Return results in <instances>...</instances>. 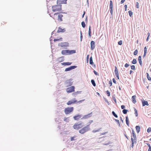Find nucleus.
Returning <instances> with one entry per match:
<instances>
[{
  "label": "nucleus",
  "instance_id": "nucleus-1",
  "mask_svg": "<svg viewBox=\"0 0 151 151\" xmlns=\"http://www.w3.org/2000/svg\"><path fill=\"white\" fill-rule=\"evenodd\" d=\"M48 13L50 16L55 20H58V21H62V17L63 15L60 13H55L53 14L52 12L48 11Z\"/></svg>",
  "mask_w": 151,
  "mask_h": 151
},
{
  "label": "nucleus",
  "instance_id": "nucleus-2",
  "mask_svg": "<svg viewBox=\"0 0 151 151\" xmlns=\"http://www.w3.org/2000/svg\"><path fill=\"white\" fill-rule=\"evenodd\" d=\"M90 130V128L89 127V125L83 127L79 131V133L81 134H83Z\"/></svg>",
  "mask_w": 151,
  "mask_h": 151
},
{
  "label": "nucleus",
  "instance_id": "nucleus-3",
  "mask_svg": "<svg viewBox=\"0 0 151 151\" xmlns=\"http://www.w3.org/2000/svg\"><path fill=\"white\" fill-rule=\"evenodd\" d=\"M52 8L53 12H60L61 10V5L59 4L53 6Z\"/></svg>",
  "mask_w": 151,
  "mask_h": 151
},
{
  "label": "nucleus",
  "instance_id": "nucleus-4",
  "mask_svg": "<svg viewBox=\"0 0 151 151\" xmlns=\"http://www.w3.org/2000/svg\"><path fill=\"white\" fill-rule=\"evenodd\" d=\"M83 127L82 123H79L77 122L75 123L73 125V128L76 130H78L81 129Z\"/></svg>",
  "mask_w": 151,
  "mask_h": 151
},
{
  "label": "nucleus",
  "instance_id": "nucleus-5",
  "mask_svg": "<svg viewBox=\"0 0 151 151\" xmlns=\"http://www.w3.org/2000/svg\"><path fill=\"white\" fill-rule=\"evenodd\" d=\"M73 107H67L64 109V112L66 114H68L72 112L73 110Z\"/></svg>",
  "mask_w": 151,
  "mask_h": 151
},
{
  "label": "nucleus",
  "instance_id": "nucleus-6",
  "mask_svg": "<svg viewBox=\"0 0 151 151\" xmlns=\"http://www.w3.org/2000/svg\"><path fill=\"white\" fill-rule=\"evenodd\" d=\"M66 91L68 93H70L74 91L75 87L74 86H71L66 89Z\"/></svg>",
  "mask_w": 151,
  "mask_h": 151
},
{
  "label": "nucleus",
  "instance_id": "nucleus-7",
  "mask_svg": "<svg viewBox=\"0 0 151 151\" xmlns=\"http://www.w3.org/2000/svg\"><path fill=\"white\" fill-rule=\"evenodd\" d=\"M77 103V101L76 100V99H74L73 100H70L68 101L67 103V104L68 105H70Z\"/></svg>",
  "mask_w": 151,
  "mask_h": 151
},
{
  "label": "nucleus",
  "instance_id": "nucleus-8",
  "mask_svg": "<svg viewBox=\"0 0 151 151\" xmlns=\"http://www.w3.org/2000/svg\"><path fill=\"white\" fill-rule=\"evenodd\" d=\"M82 116L80 114H77L73 117V119L75 120H78L80 119H82L81 118Z\"/></svg>",
  "mask_w": 151,
  "mask_h": 151
},
{
  "label": "nucleus",
  "instance_id": "nucleus-9",
  "mask_svg": "<svg viewBox=\"0 0 151 151\" xmlns=\"http://www.w3.org/2000/svg\"><path fill=\"white\" fill-rule=\"evenodd\" d=\"M76 67V66H71L70 67L65 68V71H69L73 69H75Z\"/></svg>",
  "mask_w": 151,
  "mask_h": 151
},
{
  "label": "nucleus",
  "instance_id": "nucleus-10",
  "mask_svg": "<svg viewBox=\"0 0 151 151\" xmlns=\"http://www.w3.org/2000/svg\"><path fill=\"white\" fill-rule=\"evenodd\" d=\"M95 42L94 41H91V50H93L95 48Z\"/></svg>",
  "mask_w": 151,
  "mask_h": 151
},
{
  "label": "nucleus",
  "instance_id": "nucleus-11",
  "mask_svg": "<svg viewBox=\"0 0 151 151\" xmlns=\"http://www.w3.org/2000/svg\"><path fill=\"white\" fill-rule=\"evenodd\" d=\"M92 114V112H91L87 115H85L82 118L83 119H86L88 118L91 117V114Z\"/></svg>",
  "mask_w": 151,
  "mask_h": 151
},
{
  "label": "nucleus",
  "instance_id": "nucleus-12",
  "mask_svg": "<svg viewBox=\"0 0 151 151\" xmlns=\"http://www.w3.org/2000/svg\"><path fill=\"white\" fill-rule=\"evenodd\" d=\"M59 46L61 47H67L68 46V43L67 42H62L59 45Z\"/></svg>",
  "mask_w": 151,
  "mask_h": 151
},
{
  "label": "nucleus",
  "instance_id": "nucleus-13",
  "mask_svg": "<svg viewBox=\"0 0 151 151\" xmlns=\"http://www.w3.org/2000/svg\"><path fill=\"white\" fill-rule=\"evenodd\" d=\"M114 72L115 74V75L116 76V77L118 79H119V74L118 71V70L117 69V68L116 66H115V69L114 70Z\"/></svg>",
  "mask_w": 151,
  "mask_h": 151
},
{
  "label": "nucleus",
  "instance_id": "nucleus-14",
  "mask_svg": "<svg viewBox=\"0 0 151 151\" xmlns=\"http://www.w3.org/2000/svg\"><path fill=\"white\" fill-rule=\"evenodd\" d=\"M65 84L67 85V86H70L72 85V82H71V80H68L66 81Z\"/></svg>",
  "mask_w": 151,
  "mask_h": 151
},
{
  "label": "nucleus",
  "instance_id": "nucleus-15",
  "mask_svg": "<svg viewBox=\"0 0 151 151\" xmlns=\"http://www.w3.org/2000/svg\"><path fill=\"white\" fill-rule=\"evenodd\" d=\"M104 140H106V141H105V142H104V141L102 142L103 145H109V144L111 143L107 139H105V140H104Z\"/></svg>",
  "mask_w": 151,
  "mask_h": 151
},
{
  "label": "nucleus",
  "instance_id": "nucleus-16",
  "mask_svg": "<svg viewBox=\"0 0 151 151\" xmlns=\"http://www.w3.org/2000/svg\"><path fill=\"white\" fill-rule=\"evenodd\" d=\"M68 52H69L68 50H64L62 51L61 53L63 55H67L69 54Z\"/></svg>",
  "mask_w": 151,
  "mask_h": 151
},
{
  "label": "nucleus",
  "instance_id": "nucleus-17",
  "mask_svg": "<svg viewBox=\"0 0 151 151\" xmlns=\"http://www.w3.org/2000/svg\"><path fill=\"white\" fill-rule=\"evenodd\" d=\"M149 105L148 102L147 101L143 100L142 101V106H145V105L148 106Z\"/></svg>",
  "mask_w": 151,
  "mask_h": 151
},
{
  "label": "nucleus",
  "instance_id": "nucleus-18",
  "mask_svg": "<svg viewBox=\"0 0 151 151\" xmlns=\"http://www.w3.org/2000/svg\"><path fill=\"white\" fill-rule=\"evenodd\" d=\"M136 96H133L132 97V102L134 104L136 102Z\"/></svg>",
  "mask_w": 151,
  "mask_h": 151
},
{
  "label": "nucleus",
  "instance_id": "nucleus-19",
  "mask_svg": "<svg viewBox=\"0 0 151 151\" xmlns=\"http://www.w3.org/2000/svg\"><path fill=\"white\" fill-rule=\"evenodd\" d=\"M65 31V30L64 29H62L60 27H59L57 31V32L58 33L60 32H64Z\"/></svg>",
  "mask_w": 151,
  "mask_h": 151
},
{
  "label": "nucleus",
  "instance_id": "nucleus-20",
  "mask_svg": "<svg viewBox=\"0 0 151 151\" xmlns=\"http://www.w3.org/2000/svg\"><path fill=\"white\" fill-rule=\"evenodd\" d=\"M72 63L70 62H66V63H61L62 65H70Z\"/></svg>",
  "mask_w": 151,
  "mask_h": 151
},
{
  "label": "nucleus",
  "instance_id": "nucleus-21",
  "mask_svg": "<svg viewBox=\"0 0 151 151\" xmlns=\"http://www.w3.org/2000/svg\"><path fill=\"white\" fill-rule=\"evenodd\" d=\"M67 0H59V2L60 4H66Z\"/></svg>",
  "mask_w": 151,
  "mask_h": 151
},
{
  "label": "nucleus",
  "instance_id": "nucleus-22",
  "mask_svg": "<svg viewBox=\"0 0 151 151\" xmlns=\"http://www.w3.org/2000/svg\"><path fill=\"white\" fill-rule=\"evenodd\" d=\"M136 129L137 130V133H139V132L140 131V127L139 126H136Z\"/></svg>",
  "mask_w": 151,
  "mask_h": 151
},
{
  "label": "nucleus",
  "instance_id": "nucleus-23",
  "mask_svg": "<svg viewBox=\"0 0 151 151\" xmlns=\"http://www.w3.org/2000/svg\"><path fill=\"white\" fill-rule=\"evenodd\" d=\"M69 54H72L74 53H76V50H69V52H68Z\"/></svg>",
  "mask_w": 151,
  "mask_h": 151
},
{
  "label": "nucleus",
  "instance_id": "nucleus-24",
  "mask_svg": "<svg viewBox=\"0 0 151 151\" xmlns=\"http://www.w3.org/2000/svg\"><path fill=\"white\" fill-rule=\"evenodd\" d=\"M126 121L127 124L128 126H129V121L128 117L127 116L126 117Z\"/></svg>",
  "mask_w": 151,
  "mask_h": 151
},
{
  "label": "nucleus",
  "instance_id": "nucleus-25",
  "mask_svg": "<svg viewBox=\"0 0 151 151\" xmlns=\"http://www.w3.org/2000/svg\"><path fill=\"white\" fill-rule=\"evenodd\" d=\"M133 138L134 140L135 141L136 140V135L135 134H132V135L131 136V138Z\"/></svg>",
  "mask_w": 151,
  "mask_h": 151
},
{
  "label": "nucleus",
  "instance_id": "nucleus-26",
  "mask_svg": "<svg viewBox=\"0 0 151 151\" xmlns=\"http://www.w3.org/2000/svg\"><path fill=\"white\" fill-rule=\"evenodd\" d=\"M91 26H89V31H88V35L90 37L91 35Z\"/></svg>",
  "mask_w": 151,
  "mask_h": 151
},
{
  "label": "nucleus",
  "instance_id": "nucleus-27",
  "mask_svg": "<svg viewBox=\"0 0 151 151\" xmlns=\"http://www.w3.org/2000/svg\"><path fill=\"white\" fill-rule=\"evenodd\" d=\"M109 7L110 9H113V3L112 1L111 0L110 1Z\"/></svg>",
  "mask_w": 151,
  "mask_h": 151
},
{
  "label": "nucleus",
  "instance_id": "nucleus-28",
  "mask_svg": "<svg viewBox=\"0 0 151 151\" xmlns=\"http://www.w3.org/2000/svg\"><path fill=\"white\" fill-rule=\"evenodd\" d=\"M142 58L141 56H139L138 57V60L140 65H142Z\"/></svg>",
  "mask_w": 151,
  "mask_h": 151
},
{
  "label": "nucleus",
  "instance_id": "nucleus-29",
  "mask_svg": "<svg viewBox=\"0 0 151 151\" xmlns=\"http://www.w3.org/2000/svg\"><path fill=\"white\" fill-rule=\"evenodd\" d=\"M89 63L90 64L92 65L93 63V62L92 58V57H91L90 58Z\"/></svg>",
  "mask_w": 151,
  "mask_h": 151
},
{
  "label": "nucleus",
  "instance_id": "nucleus-30",
  "mask_svg": "<svg viewBox=\"0 0 151 151\" xmlns=\"http://www.w3.org/2000/svg\"><path fill=\"white\" fill-rule=\"evenodd\" d=\"M62 37H60L59 39H54V42H56L57 41H62Z\"/></svg>",
  "mask_w": 151,
  "mask_h": 151
},
{
  "label": "nucleus",
  "instance_id": "nucleus-31",
  "mask_svg": "<svg viewBox=\"0 0 151 151\" xmlns=\"http://www.w3.org/2000/svg\"><path fill=\"white\" fill-rule=\"evenodd\" d=\"M131 142H132V147H133V146H134V142H135V141L134 140V139L132 138H131Z\"/></svg>",
  "mask_w": 151,
  "mask_h": 151
},
{
  "label": "nucleus",
  "instance_id": "nucleus-32",
  "mask_svg": "<svg viewBox=\"0 0 151 151\" xmlns=\"http://www.w3.org/2000/svg\"><path fill=\"white\" fill-rule=\"evenodd\" d=\"M147 78L148 80L149 81L151 80V77H150L149 75V74L148 73H147Z\"/></svg>",
  "mask_w": 151,
  "mask_h": 151
},
{
  "label": "nucleus",
  "instance_id": "nucleus-33",
  "mask_svg": "<svg viewBox=\"0 0 151 151\" xmlns=\"http://www.w3.org/2000/svg\"><path fill=\"white\" fill-rule=\"evenodd\" d=\"M91 81L93 86H96V84L94 81L93 80H92Z\"/></svg>",
  "mask_w": 151,
  "mask_h": 151
},
{
  "label": "nucleus",
  "instance_id": "nucleus-34",
  "mask_svg": "<svg viewBox=\"0 0 151 151\" xmlns=\"http://www.w3.org/2000/svg\"><path fill=\"white\" fill-rule=\"evenodd\" d=\"M81 25H82V27L83 28H84L86 26V25H85V23L84 22H82Z\"/></svg>",
  "mask_w": 151,
  "mask_h": 151
},
{
  "label": "nucleus",
  "instance_id": "nucleus-35",
  "mask_svg": "<svg viewBox=\"0 0 151 151\" xmlns=\"http://www.w3.org/2000/svg\"><path fill=\"white\" fill-rule=\"evenodd\" d=\"M128 13L129 16L131 17L133 14L132 12L131 11H129Z\"/></svg>",
  "mask_w": 151,
  "mask_h": 151
},
{
  "label": "nucleus",
  "instance_id": "nucleus-36",
  "mask_svg": "<svg viewBox=\"0 0 151 151\" xmlns=\"http://www.w3.org/2000/svg\"><path fill=\"white\" fill-rule=\"evenodd\" d=\"M112 114L116 118L118 117L117 115L115 113L114 111L112 112Z\"/></svg>",
  "mask_w": 151,
  "mask_h": 151
},
{
  "label": "nucleus",
  "instance_id": "nucleus-37",
  "mask_svg": "<svg viewBox=\"0 0 151 151\" xmlns=\"http://www.w3.org/2000/svg\"><path fill=\"white\" fill-rule=\"evenodd\" d=\"M134 114L136 116H138V114L137 112V110L136 109H134Z\"/></svg>",
  "mask_w": 151,
  "mask_h": 151
},
{
  "label": "nucleus",
  "instance_id": "nucleus-38",
  "mask_svg": "<svg viewBox=\"0 0 151 151\" xmlns=\"http://www.w3.org/2000/svg\"><path fill=\"white\" fill-rule=\"evenodd\" d=\"M101 129H98L96 130H93L92 132L94 133L97 132H99L100 131V130Z\"/></svg>",
  "mask_w": 151,
  "mask_h": 151
},
{
  "label": "nucleus",
  "instance_id": "nucleus-39",
  "mask_svg": "<svg viewBox=\"0 0 151 151\" xmlns=\"http://www.w3.org/2000/svg\"><path fill=\"white\" fill-rule=\"evenodd\" d=\"M147 50H144V54L143 55V57H145V56L146 54L147 53Z\"/></svg>",
  "mask_w": 151,
  "mask_h": 151
},
{
  "label": "nucleus",
  "instance_id": "nucleus-40",
  "mask_svg": "<svg viewBox=\"0 0 151 151\" xmlns=\"http://www.w3.org/2000/svg\"><path fill=\"white\" fill-rule=\"evenodd\" d=\"M137 63V61L136 59H134L132 62V63L133 64H135Z\"/></svg>",
  "mask_w": 151,
  "mask_h": 151
},
{
  "label": "nucleus",
  "instance_id": "nucleus-41",
  "mask_svg": "<svg viewBox=\"0 0 151 151\" xmlns=\"http://www.w3.org/2000/svg\"><path fill=\"white\" fill-rule=\"evenodd\" d=\"M76 137L75 136L71 137H70V140L71 141L75 140V138H76Z\"/></svg>",
  "mask_w": 151,
  "mask_h": 151
},
{
  "label": "nucleus",
  "instance_id": "nucleus-42",
  "mask_svg": "<svg viewBox=\"0 0 151 151\" xmlns=\"http://www.w3.org/2000/svg\"><path fill=\"white\" fill-rule=\"evenodd\" d=\"M93 122V120H89L88 123V124L87 125H89V127L90 125Z\"/></svg>",
  "mask_w": 151,
  "mask_h": 151
},
{
  "label": "nucleus",
  "instance_id": "nucleus-43",
  "mask_svg": "<svg viewBox=\"0 0 151 151\" xmlns=\"http://www.w3.org/2000/svg\"><path fill=\"white\" fill-rule=\"evenodd\" d=\"M69 119L68 118H65L64 119V121L65 122H69Z\"/></svg>",
  "mask_w": 151,
  "mask_h": 151
},
{
  "label": "nucleus",
  "instance_id": "nucleus-44",
  "mask_svg": "<svg viewBox=\"0 0 151 151\" xmlns=\"http://www.w3.org/2000/svg\"><path fill=\"white\" fill-rule=\"evenodd\" d=\"M127 110L125 109H124L122 111L123 113L124 114H127Z\"/></svg>",
  "mask_w": 151,
  "mask_h": 151
},
{
  "label": "nucleus",
  "instance_id": "nucleus-45",
  "mask_svg": "<svg viewBox=\"0 0 151 151\" xmlns=\"http://www.w3.org/2000/svg\"><path fill=\"white\" fill-rule=\"evenodd\" d=\"M151 131V128L150 127H149L147 130V131L149 133Z\"/></svg>",
  "mask_w": 151,
  "mask_h": 151
},
{
  "label": "nucleus",
  "instance_id": "nucleus-46",
  "mask_svg": "<svg viewBox=\"0 0 151 151\" xmlns=\"http://www.w3.org/2000/svg\"><path fill=\"white\" fill-rule=\"evenodd\" d=\"M106 93L108 96H110V94L108 91H106Z\"/></svg>",
  "mask_w": 151,
  "mask_h": 151
},
{
  "label": "nucleus",
  "instance_id": "nucleus-47",
  "mask_svg": "<svg viewBox=\"0 0 151 151\" xmlns=\"http://www.w3.org/2000/svg\"><path fill=\"white\" fill-rule=\"evenodd\" d=\"M137 50H136L134 52V55H136L137 54Z\"/></svg>",
  "mask_w": 151,
  "mask_h": 151
},
{
  "label": "nucleus",
  "instance_id": "nucleus-48",
  "mask_svg": "<svg viewBox=\"0 0 151 151\" xmlns=\"http://www.w3.org/2000/svg\"><path fill=\"white\" fill-rule=\"evenodd\" d=\"M147 35H148V36H147V39H146V40L147 41H148V40L149 39V37L150 36V33L148 32V33Z\"/></svg>",
  "mask_w": 151,
  "mask_h": 151
},
{
  "label": "nucleus",
  "instance_id": "nucleus-49",
  "mask_svg": "<svg viewBox=\"0 0 151 151\" xmlns=\"http://www.w3.org/2000/svg\"><path fill=\"white\" fill-rule=\"evenodd\" d=\"M131 69L132 70H134L135 68V66L134 65H131Z\"/></svg>",
  "mask_w": 151,
  "mask_h": 151
},
{
  "label": "nucleus",
  "instance_id": "nucleus-50",
  "mask_svg": "<svg viewBox=\"0 0 151 151\" xmlns=\"http://www.w3.org/2000/svg\"><path fill=\"white\" fill-rule=\"evenodd\" d=\"M118 43L119 45H121L122 44V40H120V41H119L118 42Z\"/></svg>",
  "mask_w": 151,
  "mask_h": 151
},
{
  "label": "nucleus",
  "instance_id": "nucleus-51",
  "mask_svg": "<svg viewBox=\"0 0 151 151\" xmlns=\"http://www.w3.org/2000/svg\"><path fill=\"white\" fill-rule=\"evenodd\" d=\"M81 40L82 41V38H83V35H82V33L81 31Z\"/></svg>",
  "mask_w": 151,
  "mask_h": 151
},
{
  "label": "nucleus",
  "instance_id": "nucleus-52",
  "mask_svg": "<svg viewBox=\"0 0 151 151\" xmlns=\"http://www.w3.org/2000/svg\"><path fill=\"white\" fill-rule=\"evenodd\" d=\"M136 7L137 8H139V4L137 2H136Z\"/></svg>",
  "mask_w": 151,
  "mask_h": 151
},
{
  "label": "nucleus",
  "instance_id": "nucleus-53",
  "mask_svg": "<svg viewBox=\"0 0 151 151\" xmlns=\"http://www.w3.org/2000/svg\"><path fill=\"white\" fill-rule=\"evenodd\" d=\"M93 72L96 75H99V74L95 70H94Z\"/></svg>",
  "mask_w": 151,
  "mask_h": 151
},
{
  "label": "nucleus",
  "instance_id": "nucleus-54",
  "mask_svg": "<svg viewBox=\"0 0 151 151\" xmlns=\"http://www.w3.org/2000/svg\"><path fill=\"white\" fill-rule=\"evenodd\" d=\"M85 100V99H83V100H80L78 101H77V103H81L82 102L84 101Z\"/></svg>",
  "mask_w": 151,
  "mask_h": 151
},
{
  "label": "nucleus",
  "instance_id": "nucleus-55",
  "mask_svg": "<svg viewBox=\"0 0 151 151\" xmlns=\"http://www.w3.org/2000/svg\"><path fill=\"white\" fill-rule=\"evenodd\" d=\"M112 80H113V81L114 83H115V84L116 83V81L115 78H113L112 79Z\"/></svg>",
  "mask_w": 151,
  "mask_h": 151
},
{
  "label": "nucleus",
  "instance_id": "nucleus-56",
  "mask_svg": "<svg viewBox=\"0 0 151 151\" xmlns=\"http://www.w3.org/2000/svg\"><path fill=\"white\" fill-rule=\"evenodd\" d=\"M129 66V65L127 63H126L125 65V67L126 68H127Z\"/></svg>",
  "mask_w": 151,
  "mask_h": 151
},
{
  "label": "nucleus",
  "instance_id": "nucleus-57",
  "mask_svg": "<svg viewBox=\"0 0 151 151\" xmlns=\"http://www.w3.org/2000/svg\"><path fill=\"white\" fill-rule=\"evenodd\" d=\"M109 84L110 85V86H112V81H111V80L110 81H109Z\"/></svg>",
  "mask_w": 151,
  "mask_h": 151
},
{
  "label": "nucleus",
  "instance_id": "nucleus-58",
  "mask_svg": "<svg viewBox=\"0 0 151 151\" xmlns=\"http://www.w3.org/2000/svg\"><path fill=\"white\" fill-rule=\"evenodd\" d=\"M110 12L111 14H112L113 12V9H110Z\"/></svg>",
  "mask_w": 151,
  "mask_h": 151
},
{
  "label": "nucleus",
  "instance_id": "nucleus-59",
  "mask_svg": "<svg viewBox=\"0 0 151 151\" xmlns=\"http://www.w3.org/2000/svg\"><path fill=\"white\" fill-rule=\"evenodd\" d=\"M121 107L122 109H124L125 107V106L123 105H122Z\"/></svg>",
  "mask_w": 151,
  "mask_h": 151
},
{
  "label": "nucleus",
  "instance_id": "nucleus-60",
  "mask_svg": "<svg viewBox=\"0 0 151 151\" xmlns=\"http://www.w3.org/2000/svg\"><path fill=\"white\" fill-rule=\"evenodd\" d=\"M115 121H116L118 123H119V120H117V119H115Z\"/></svg>",
  "mask_w": 151,
  "mask_h": 151
},
{
  "label": "nucleus",
  "instance_id": "nucleus-61",
  "mask_svg": "<svg viewBox=\"0 0 151 151\" xmlns=\"http://www.w3.org/2000/svg\"><path fill=\"white\" fill-rule=\"evenodd\" d=\"M125 1V0H122L121 1V3L123 4Z\"/></svg>",
  "mask_w": 151,
  "mask_h": 151
},
{
  "label": "nucleus",
  "instance_id": "nucleus-62",
  "mask_svg": "<svg viewBox=\"0 0 151 151\" xmlns=\"http://www.w3.org/2000/svg\"><path fill=\"white\" fill-rule=\"evenodd\" d=\"M148 151H151V147H149V149Z\"/></svg>",
  "mask_w": 151,
  "mask_h": 151
},
{
  "label": "nucleus",
  "instance_id": "nucleus-63",
  "mask_svg": "<svg viewBox=\"0 0 151 151\" xmlns=\"http://www.w3.org/2000/svg\"><path fill=\"white\" fill-rule=\"evenodd\" d=\"M124 7L125 8V11H126L127 10V5H125Z\"/></svg>",
  "mask_w": 151,
  "mask_h": 151
},
{
  "label": "nucleus",
  "instance_id": "nucleus-64",
  "mask_svg": "<svg viewBox=\"0 0 151 151\" xmlns=\"http://www.w3.org/2000/svg\"><path fill=\"white\" fill-rule=\"evenodd\" d=\"M132 134H135V132L133 129L132 130Z\"/></svg>",
  "mask_w": 151,
  "mask_h": 151
}]
</instances>
